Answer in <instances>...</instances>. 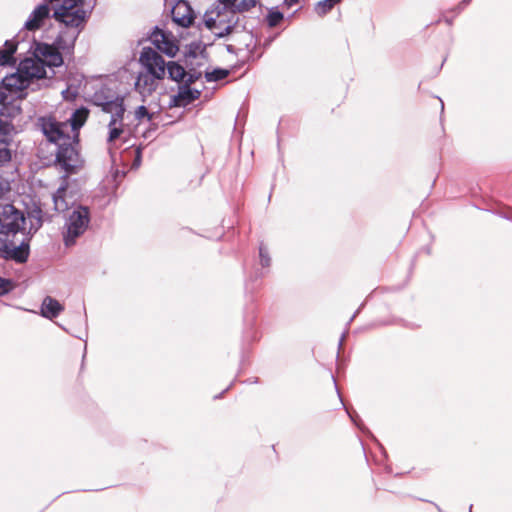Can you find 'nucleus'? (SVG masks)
<instances>
[{
    "label": "nucleus",
    "mask_w": 512,
    "mask_h": 512,
    "mask_svg": "<svg viewBox=\"0 0 512 512\" xmlns=\"http://www.w3.org/2000/svg\"><path fill=\"white\" fill-rule=\"evenodd\" d=\"M55 3L56 8L53 17L65 25V30L61 31L57 37L58 45L63 49H72L78 38L88 13L79 4H83V0H49Z\"/></svg>",
    "instance_id": "1"
},
{
    "label": "nucleus",
    "mask_w": 512,
    "mask_h": 512,
    "mask_svg": "<svg viewBox=\"0 0 512 512\" xmlns=\"http://www.w3.org/2000/svg\"><path fill=\"white\" fill-rule=\"evenodd\" d=\"M42 224V210L39 207L31 209L25 216L12 204H0V234L22 232L27 236H32L41 228Z\"/></svg>",
    "instance_id": "2"
},
{
    "label": "nucleus",
    "mask_w": 512,
    "mask_h": 512,
    "mask_svg": "<svg viewBox=\"0 0 512 512\" xmlns=\"http://www.w3.org/2000/svg\"><path fill=\"white\" fill-rule=\"evenodd\" d=\"M203 19L205 26L220 38L229 35L238 22L237 14L232 10H224L221 5L206 11Z\"/></svg>",
    "instance_id": "3"
},
{
    "label": "nucleus",
    "mask_w": 512,
    "mask_h": 512,
    "mask_svg": "<svg viewBox=\"0 0 512 512\" xmlns=\"http://www.w3.org/2000/svg\"><path fill=\"white\" fill-rule=\"evenodd\" d=\"M78 133L70 137V141H64L57 146L56 164L68 174L76 173L82 166V159L78 151Z\"/></svg>",
    "instance_id": "4"
},
{
    "label": "nucleus",
    "mask_w": 512,
    "mask_h": 512,
    "mask_svg": "<svg viewBox=\"0 0 512 512\" xmlns=\"http://www.w3.org/2000/svg\"><path fill=\"white\" fill-rule=\"evenodd\" d=\"M94 98L96 105L101 106L104 112L111 114V119L108 124V141L113 142L118 139L123 132L122 125L125 113L123 99L116 97L114 99L100 101V95L98 93L95 94Z\"/></svg>",
    "instance_id": "5"
},
{
    "label": "nucleus",
    "mask_w": 512,
    "mask_h": 512,
    "mask_svg": "<svg viewBox=\"0 0 512 512\" xmlns=\"http://www.w3.org/2000/svg\"><path fill=\"white\" fill-rule=\"evenodd\" d=\"M89 210L84 206H77L69 215L66 221V232L64 233V243L71 246L76 239L82 235L89 224Z\"/></svg>",
    "instance_id": "6"
},
{
    "label": "nucleus",
    "mask_w": 512,
    "mask_h": 512,
    "mask_svg": "<svg viewBox=\"0 0 512 512\" xmlns=\"http://www.w3.org/2000/svg\"><path fill=\"white\" fill-rule=\"evenodd\" d=\"M37 125L46 139L56 145L70 141V137H72L68 122L57 121L53 116L38 118Z\"/></svg>",
    "instance_id": "7"
},
{
    "label": "nucleus",
    "mask_w": 512,
    "mask_h": 512,
    "mask_svg": "<svg viewBox=\"0 0 512 512\" xmlns=\"http://www.w3.org/2000/svg\"><path fill=\"white\" fill-rule=\"evenodd\" d=\"M139 62L145 71L154 75V78L162 80L165 78L167 63L155 49L143 47L139 56Z\"/></svg>",
    "instance_id": "8"
},
{
    "label": "nucleus",
    "mask_w": 512,
    "mask_h": 512,
    "mask_svg": "<svg viewBox=\"0 0 512 512\" xmlns=\"http://www.w3.org/2000/svg\"><path fill=\"white\" fill-rule=\"evenodd\" d=\"M7 96L4 92H0V103L2 104L0 111V143L9 144L12 140L14 126L13 124L3 117L7 114L10 117H15L21 113V109L19 106L11 105L7 106L5 104Z\"/></svg>",
    "instance_id": "9"
},
{
    "label": "nucleus",
    "mask_w": 512,
    "mask_h": 512,
    "mask_svg": "<svg viewBox=\"0 0 512 512\" xmlns=\"http://www.w3.org/2000/svg\"><path fill=\"white\" fill-rule=\"evenodd\" d=\"M55 44L57 47L51 46L46 43H38L36 45L34 55L41 59L43 63V67L46 66L49 68L53 67H59L63 64V58L61 53L59 52V49L61 47L58 45L57 40L55 41ZM62 50H64L62 48ZM67 51H70L71 49H66Z\"/></svg>",
    "instance_id": "10"
},
{
    "label": "nucleus",
    "mask_w": 512,
    "mask_h": 512,
    "mask_svg": "<svg viewBox=\"0 0 512 512\" xmlns=\"http://www.w3.org/2000/svg\"><path fill=\"white\" fill-rule=\"evenodd\" d=\"M31 236L26 237L23 241L16 245L14 242L3 244L0 248L1 256L6 260H13L17 263H25L30 254L29 241Z\"/></svg>",
    "instance_id": "11"
},
{
    "label": "nucleus",
    "mask_w": 512,
    "mask_h": 512,
    "mask_svg": "<svg viewBox=\"0 0 512 512\" xmlns=\"http://www.w3.org/2000/svg\"><path fill=\"white\" fill-rule=\"evenodd\" d=\"M149 39L159 51L169 57H174L179 50L173 36L158 27H155Z\"/></svg>",
    "instance_id": "12"
},
{
    "label": "nucleus",
    "mask_w": 512,
    "mask_h": 512,
    "mask_svg": "<svg viewBox=\"0 0 512 512\" xmlns=\"http://www.w3.org/2000/svg\"><path fill=\"white\" fill-rule=\"evenodd\" d=\"M42 60L34 55V57L25 58L20 61L18 69L24 77L30 82L33 79H41L46 77V70L43 67Z\"/></svg>",
    "instance_id": "13"
},
{
    "label": "nucleus",
    "mask_w": 512,
    "mask_h": 512,
    "mask_svg": "<svg viewBox=\"0 0 512 512\" xmlns=\"http://www.w3.org/2000/svg\"><path fill=\"white\" fill-rule=\"evenodd\" d=\"M160 80V78H154V75L145 70L139 72L134 87L136 92L141 95L143 101L156 91Z\"/></svg>",
    "instance_id": "14"
},
{
    "label": "nucleus",
    "mask_w": 512,
    "mask_h": 512,
    "mask_svg": "<svg viewBox=\"0 0 512 512\" xmlns=\"http://www.w3.org/2000/svg\"><path fill=\"white\" fill-rule=\"evenodd\" d=\"M50 8L47 3L38 5L29 15L24 24V28L28 31H35L41 28L44 21L49 18Z\"/></svg>",
    "instance_id": "15"
},
{
    "label": "nucleus",
    "mask_w": 512,
    "mask_h": 512,
    "mask_svg": "<svg viewBox=\"0 0 512 512\" xmlns=\"http://www.w3.org/2000/svg\"><path fill=\"white\" fill-rule=\"evenodd\" d=\"M171 15L173 21L181 27H189L194 19L191 7L183 0L172 8Z\"/></svg>",
    "instance_id": "16"
},
{
    "label": "nucleus",
    "mask_w": 512,
    "mask_h": 512,
    "mask_svg": "<svg viewBox=\"0 0 512 512\" xmlns=\"http://www.w3.org/2000/svg\"><path fill=\"white\" fill-rule=\"evenodd\" d=\"M30 82L23 76L22 73L17 69L16 73L6 76L2 80L3 87L9 91H22L29 86Z\"/></svg>",
    "instance_id": "17"
},
{
    "label": "nucleus",
    "mask_w": 512,
    "mask_h": 512,
    "mask_svg": "<svg viewBox=\"0 0 512 512\" xmlns=\"http://www.w3.org/2000/svg\"><path fill=\"white\" fill-rule=\"evenodd\" d=\"M200 91L191 89L189 85L185 84L179 88L178 93L173 97L176 106H185L200 97Z\"/></svg>",
    "instance_id": "18"
},
{
    "label": "nucleus",
    "mask_w": 512,
    "mask_h": 512,
    "mask_svg": "<svg viewBox=\"0 0 512 512\" xmlns=\"http://www.w3.org/2000/svg\"><path fill=\"white\" fill-rule=\"evenodd\" d=\"M89 115V110L85 107L76 109L66 121L69 124V131L71 135L79 134V129L85 124Z\"/></svg>",
    "instance_id": "19"
},
{
    "label": "nucleus",
    "mask_w": 512,
    "mask_h": 512,
    "mask_svg": "<svg viewBox=\"0 0 512 512\" xmlns=\"http://www.w3.org/2000/svg\"><path fill=\"white\" fill-rule=\"evenodd\" d=\"M63 306L54 298L46 296L41 305V315L48 319L56 318L62 311Z\"/></svg>",
    "instance_id": "20"
},
{
    "label": "nucleus",
    "mask_w": 512,
    "mask_h": 512,
    "mask_svg": "<svg viewBox=\"0 0 512 512\" xmlns=\"http://www.w3.org/2000/svg\"><path fill=\"white\" fill-rule=\"evenodd\" d=\"M256 0H220L218 5L224 10H232L234 13L248 11L256 5Z\"/></svg>",
    "instance_id": "21"
},
{
    "label": "nucleus",
    "mask_w": 512,
    "mask_h": 512,
    "mask_svg": "<svg viewBox=\"0 0 512 512\" xmlns=\"http://www.w3.org/2000/svg\"><path fill=\"white\" fill-rule=\"evenodd\" d=\"M17 42L6 40L4 47L0 49V66L15 64L13 55L17 50Z\"/></svg>",
    "instance_id": "22"
},
{
    "label": "nucleus",
    "mask_w": 512,
    "mask_h": 512,
    "mask_svg": "<svg viewBox=\"0 0 512 512\" xmlns=\"http://www.w3.org/2000/svg\"><path fill=\"white\" fill-rule=\"evenodd\" d=\"M66 191H67V182H64L60 185L57 191L53 194V203L54 208L58 212H63L68 209V202L66 201Z\"/></svg>",
    "instance_id": "23"
},
{
    "label": "nucleus",
    "mask_w": 512,
    "mask_h": 512,
    "mask_svg": "<svg viewBox=\"0 0 512 512\" xmlns=\"http://www.w3.org/2000/svg\"><path fill=\"white\" fill-rule=\"evenodd\" d=\"M166 73H168L171 80L180 82L185 80L187 71L180 64L171 61L166 65Z\"/></svg>",
    "instance_id": "24"
},
{
    "label": "nucleus",
    "mask_w": 512,
    "mask_h": 512,
    "mask_svg": "<svg viewBox=\"0 0 512 512\" xmlns=\"http://www.w3.org/2000/svg\"><path fill=\"white\" fill-rule=\"evenodd\" d=\"M341 0H322L319 1L315 6V11L319 16H323L330 12L333 7L338 4Z\"/></svg>",
    "instance_id": "25"
},
{
    "label": "nucleus",
    "mask_w": 512,
    "mask_h": 512,
    "mask_svg": "<svg viewBox=\"0 0 512 512\" xmlns=\"http://www.w3.org/2000/svg\"><path fill=\"white\" fill-rule=\"evenodd\" d=\"M228 76V71L225 69H214L211 72L205 73V78L208 82L220 81Z\"/></svg>",
    "instance_id": "26"
},
{
    "label": "nucleus",
    "mask_w": 512,
    "mask_h": 512,
    "mask_svg": "<svg viewBox=\"0 0 512 512\" xmlns=\"http://www.w3.org/2000/svg\"><path fill=\"white\" fill-rule=\"evenodd\" d=\"M283 19V14L277 10H270L267 15V23L270 27L277 26Z\"/></svg>",
    "instance_id": "27"
},
{
    "label": "nucleus",
    "mask_w": 512,
    "mask_h": 512,
    "mask_svg": "<svg viewBox=\"0 0 512 512\" xmlns=\"http://www.w3.org/2000/svg\"><path fill=\"white\" fill-rule=\"evenodd\" d=\"M11 159V151L7 144L0 143V166L9 162Z\"/></svg>",
    "instance_id": "28"
},
{
    "label": "nucleus",
    "mask_w": 512,
    "mask_h": 512,
    "mask_svg": "<svg viewBox=\"0 0 512 512\" xmlns=\"http://www.w3.org/2000/svg\"><path fill=\"white\" fill-rule=\"evenodd\" d=\"M13 288V283L9 279L0 277V296L7 294Z\"/></svg>",
    "instance_id": "29"
},
{
    "label": "nucleus",
    "mask_w": 512,
    "mask_h": 512,
    "mask_svg": "<svg viewBox=\"0 0 512 512\" xmlns=\"http://www.w3.org/2000/svg\"><path fill=\"white\" fill-rule=\"evenodd\" d=\"M202 76V73L200 71L196 70H189L186 74V78L184 80L185 84L190 85L196 82L200 77Z\"/></svg>",
    "instance_id": "30"
},
{
    "label": "nucleus",
    "mask_w": 512,
    "mask_h": 512,
    "mask_svg": "<svg viewBox=\"0 0 512 512\" xmlns=\"http://www.w3.org/2000/svg\"><path fill=\"white\" fill-rule=\"evenodd\" d=\"M259 256H260V263L263 267H268L270 265V257L268 255L267 250L261 245L259 247Z\"/></svg>",
    "instance_id": "31"
},
{
    "label": "nucleus",
    "mask_w": 512,
    "mask_h": 512,
    "mask_svg": "<svg viewBox=\"0 0 512 512\" xmlns=\"http://www.w3.org/2000/svg\"><path fill=\"white\" fill-rule=\"evenodd\" d=\"M135 116L137 119H142L144 117H148V119H151V116L147 110V108L143 105L139 106L135 111Z\"/></svg>",
    "instance_id": "32"
},
{
    "label": "nucleus",
    "mask_w": 512,
    "mask_h": 512,
    "mask_svg": "<svg viewBox=\"0 0 512 512\" xmlns=\"http://www.w3.org/2000/svg\"><path fill=\"white\" fill-rule=\"evenodd\" d=\"M298 3V0H284V4L288 7V8H291L293 7L295 4Z\"/></svg>",
    "instance_id": "33"
},
{
    "label": "nucleus",
    "mask_w": 512,
    "mask_h": 512,
    "mask_svg": "<svg viewBox=\"0 0 512 512\" xmlns=\"http://www.w3.org/2000/svg\"><path fill=\"white\" fill-rule=\"evenodd\" d=\"M139 161H140V150L138 149L137 150V158L135 160V162L137 163V165L139 164Z\"/></svg>",
    "instance_id": "34"
},
{
    "label": "nucleus",
    "mask_w": 512,
    "mask_h": 512,
    "mask_svg": "<svg viewBox=\"0 0 512 512\" xmlns=\"http://www.w3.org/2000/svg\"><path fill=\"white\" fill-rule=\"evenodd\" d=\"M350 418H351V420H352L356 425H358V426H359V424H358V422H357L356 418H355L353 415H351V414H350Z\"/></svg>",
    "instance_id": "35"
},
{
    "label": "nucleus",
    "mask_w": 512,
    "mask_h": 512,
    "mask_svg": "<svg viewBox=\"0 0 512 512\" xmlns=\"http://www.w3.org/2000/svg\"><path fill=\"white\" fill-rule=\"evenodd\" d=\"M470 1H471V0H463V1H462V4H463V5H467Z\"/></svg>",
    "instance_id": "36"
},
{
    "label": "nucleus",
    "mask_w": 512,
    "mask_h": 512,
    "mask_svg": "<svg viewBox=\"0 0 512 512\" xmlns=\"http://www.w3.org/2000/svg\"><path fill=\"white\" fill-rule=\"evenodd\" d=\"M441 109L443 110L444 109V104L443 102L441 101Z\"/></svg>",
    "instance_id": "37"
}]
</instances>
